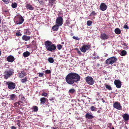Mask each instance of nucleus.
Here are the masks:
<instances>
[{
    "mask_svg": "<svg viewBox=\"0 0 129 129\" xmlns=\"http://www.w3.org/2000/svg\"><path fill=\"white\" fill-rule=\"evenodd\" d=\"M96 109V107L94 106H91L90 108V109H91V110L92 111H95Z\"/></svg>",
    "mask_w": 129,
    "mask_h": 129,
    "instance_id": "f704fd0d",
    "label": "nucleus"
},
{
    "mask_svg": "<svg viewBox=\"0 0 129 129\" xmlns=\"http://www.w3.org/2000/svg\"><path fill=\"white\" fill-rule=\"evenodd\" d=\"M66 23L67 25H68L70 24V22L69 21H67L66 22Z\"/></svg>",
    "mask_w": 129,
    "mask_h": 129,
    "instance_id": "603ef678",
    "label": "nucleus"
},
{
    "mask_svg": "<svg viewBox=\"0 0 129 129\" xmlns=\"http://www.w3.org/2000/svg\"><path fill=\"white\" fill-rule=\"evenodd\" d=\"M126 52L125 51L123 50L121 52L120 55L121 56H124L126 55Z\"/></svg>",
    "mask_w": 129,
    "mask_h": 129,
    "instance_id": "c85d7f7f",
    "label": "nucleus"
},
{
    "mask_svg": "<svg viewBox=\"0 0 129 129\" xmlns=\"http://www.w3.org/2000/svg\"><path fill=\"white\" fill-rule=\"evenodd\" d=\"M40 77H42L44 75V73H38Z\"/></svg>",
    "mask_w": 129,
    "mask_h": 129,
    "instance_id": "ea45409f",
    "label": "nucleus"
},
{
    "mask_svg": "<svg viewBox=\"0 0 129 129\" xmlns=\"http://www.w3.org/2000/svg\"><path fill=\"white\" fill-rule=\"evenodd\" d=\"M7 61L10 62H12L14 61V57L12 55L8 56L7 58Z\"/></svg>",
    "mask_w": 129,
    "mask_h": 129,
    "instance_id": "ddd939ff",
    "label": "nucleus"
},
{
    "mask_svg": "<svg viewBox=\"0 0 129 129\" xmlns=\"http://www.w3.org/2000/svg\"><path fill=\"white\" fill-rule=\"evenodd\" d=\"M48 60L50 63H52L54 61L53 59L51 57L49 58L48 59Z\"/></svg>",
    "mask_w": 129,
    "mask_h": 129,
    "instance_id": "7c9ffc66",
    "label": "nucleus"
},
{
    "mask_svg": "<svg viewBox=\"0 0 129 129\" xmlns=\"http://www.w3.org/2000/svg\"><path fill=\"white\" fill-rule=\"evenodd\" d=\"M124 28L125 29H129V27H128V26L126 25H125L124 26Z\"/></svg>",
    "mask_w": 129,
    "mask_h": 129,
    "instance_id": "c03bdc74",
    "label": "nucleus"
},
{
    "mask_svg": "<svg viewBox=\"0 0 129 129\" xmlns=\"http://www.w3.org/2000/svg\"><path fill=\"white\" fill-rule=\"evenodd\" d=\"M90 48V46L89 45H84L80 48V50L82 52H85L86 51L88 50Z\"/></svg>",
    "mask_w": 129,
    "mask_h": 129,
    "instance_id": "0eeeda50",
    "label": "nucleus"
},
{
    "mask_svg": "<svg viewBox=\"0 0 129 129\" xmlns=\"http://www.w3.org/2000/svg\"><path fill=\"white\" fill-rule=\"evenodd\" d=\"M16 35L17 36H21L22 34L21 33L17 31L16 33Z\"/></svg>",
    "mask_w": 129,
    "mask_h": 129,
    "instance_id": "c9c22d12",
    "label": "nucleus"
},
{
    "mask_svg": "<svg viewBox=\"0 0 129 129\" xmlns=\"http://www.w3.org/2000/svg\"><path fill=\"white\" fill-rule=\"evenodd\" d=\"M45 73L46 74H49L51 73L50 71L48 70H47L45 71Z\"/></svg>",
    "mask_w": 129,
    "mask_h": 129,
    "instance_id": "79ce46f5",
    "label": "nucleus"
},
{
    "mask_svg": "<svg viewBox=\"0 0 129 129\" xmlns=\"http://www.w3.org/2000/svg\"><path fill=\"white\" fill-rule=\"evenodd\" d=\"M111 129H114V127H112Z\"/></svg>",
    "mask_w": 129,
    "mask_h": 129,
    "instance_id": "052dcab7",
    "label": "nucleus"
},
{
    "mask_svg": "<svg viewBox=\"0 0 129 129\" xmlns=\"http://www.w3.org/2000/svg\"><path fill=\"white\" fill-rule=\"evenodd\" d=\"M18 123H17V125H18V126H19V127H20L21 126V125L20 124H19L20 123V121H19V120H18Z\"/></svg>",
    "mask_w": 129,
    "mask_h": 129,
    "instance_id": "49530a36",
    "label": "nucleus"
},
{
    "mask_svg": "<svg viewBox=\"0 0 129 129\" xmlns=\"http://www.w3.org/2000/svg\"><path fill=\"white\" fill-rule=\"evenodd\" d=\"M114 83L117 87L118 88H120L121 86V82L120 81L118 80H115Z\"/></svg>",
    "mask_w": 129,
    "mask_h": 129,
    "instance_id": "f8f14e48",
    "label": "nucleus"
},
{
    "mask_svg": "<svg viewBox=\"0 0 129 129\" xmlns=\"http://www.w3.org/2000/svg\"><path fill=\"white\" fill-rule=\"evenodd\" d=\"M30 36H27L26 35L23 36L22 37V39L25 41H27L30 39Z\"/></svg>",
    "mask_w": 129,
    "mask_h": 129,
    "instance_id": "2eb2a0df",
    "label": "nucleus"
},
{
    "mask_svg": "<svg viewBox=\"0 0 129 129\" xmlns=\"http://www.w3.org/2000/svg\"><path fill=\"white\" fill-rule=\"evenodd\" d=\"M52 128V129H56V128H54V127Z\"/></svg>",
    "mask_w": 129,
    "mask_h": 129,
    "instance_id": "13d9d810",
    "label": "nucleus"
},
{
    "mask_svg": "<svg viewBox=\"0 0 129 129\" xmlns=\"http://www.w3.org/2000/svg\"><path fill=\"white\" fill-rule=\"evenodd\" d=\"M124 45L125 46H126V44H125V43H124Z\"/></svg>",
    "mask_w": 129,
    "mask_h": 129,
    "instance_id": "bf43d9fd",
    "label": "nucleus"
},
{
    "mask_svg": "<svg viewBox=\"0 0 129 129\" xmlns=\"http://www.w3.org/2000/svg\"><path fill=\"white\" fill-rule=\"evenodd\" d=\"M38 1L40 4H41L42 3V0H38Z\"/></svg>",
    "mask_w": 129,
    "mask_h": 129,
    "instance_id": "8fccbe9b",
    "label": "nucleus"
},
{
    "mask_svg": "<svg viewBox=\"0 0 129 129\" xmlns=\"http://www.w3.org/2000/svg\"><path fill=\"white\" fill-rule=\"evenodd\" d=\"M10 99L13 100H15L16 99L17 97L16 95L14 94H11L10 96Z\"/></svg>",
    "mask_w": 129,
    "mask_h": 129,
    "instance_id": "aec40b11",
    "label": "nucleus"
},
{
    "mask_svg": "<svg viewBox=\"0 0 129 129\" xmlns=\"http://www.w3.org/2000/svg\"><path fill=\"white\" fill-rule=\"evenodd\" d=\"M97 112L98 113H99L100 112V111L99 110L97 111Z\"/></svg>",
    "mask_w": 129,
    "mask_h": 129,
    "instance_id": "6e6d98bb",
    "label": "nucleus"
},
{
    "mask_svg": "<svg viewBox=\"0 0 129 129\" xmlns=\"http://www.w3.org/2000/svg\"><path fill=\"white\" fill-rule=\"evenodd\" d=\"M6 4H8L9 3V0H2Z\"/></svg>",
    "mask_w": 129,
    "mask_h": 129,
    "instance_id": "37998d69",
    "label": "nucleus"
},
{
    "mask_svg": "<svg viewBox=\"0 0 129 129\" xmlns=\"http://www.w3.org/2000/svg\"><path fill=\"white\" fill-rule=\"evenodd\" d=\"M76 92L75 89L74 88H72L69 90L68 92L69 94H73Z\"/></svg>",
    "mask_w": 129,
    "mask_h": 129,
    "instance_id": "b1692460",
    "label": "nucleus"
},
{
    "mask_svg": "<svg viewBox=\"0 0 129 129\" xmlns=\"http://www.w3.org/2000/svg\"><path fill=\"white\" fill-rule=\"evenodd\" d=\"M45 44L46 48L47 50L50 51L55 50L56 47L54 44H52L51 42L47 41L45 42Z\"/></svg>",
    "mask_w": 129,
    "mask_h": 129,
    "instance_id": "f03ea898",
    "label": "nucleus"
},
{
    "mask_svg": "<svg viewBox=\"0 0 129 129\" xmlns=\"http://www.w3.org/2000/svg\"><path fill=\"white\" fill-rule=\"evenodd\" d=\"M54 99V98L52 97L49 100L51 101H52Z\"/></svg>",
    "mask_w": 129,
    "mask_h": 129,
    "instance_id": "09e8293b",
    "label": "nucleus"
},
{
    "mask_svg": "<svg viewBox=\"0 0 129 129\" xmlns=\"http://www.w3.org/2000/svg\"><path fill=\"white\" fill-rule=\"evenodd\" d=\"M85 79L86 81L88 84L91 85H92L93 84V80L91 77H86Z\"/></svg>",
    "mask_w": 129,
    "mask_h": 129,
    "instance_id": "423d86ee",
    "label": "nucleus"
},
{
    "mask_svg": "<svg viewBox=\"0 0 129 129\" xmlns=\"http://www.w3.org/2000/svg\"><path fill=\"white\" fill-rule=\"evenodd\" d=\"M6 84L8 85V87L9 89H13L15 88V84L14 83L8 82L6 83Z\"/></svg>",
    "mask_w": 129,
    "mask_h": 129,
    "instance_id": "6e6552de",
    "label": "nucleus"
},
{
    "mask_svg": "<svg viewBox=\"0 0 129 129\" xmlns=\"http://www.w3.org/2000/svg\"><path fill=\"white\" fill-rule=\"evenodd\" d=\"M19 98L22 101L24 100V97L22 94L19 95Z\"/></svg>",
    "mask_w": 129,
    "mask_h": 129,
    "instance_id": "c756f323",
    "label": "nucleus"
},
{
    "mask_svg": "<svg viewBox=\"0 0 129 129\" xmlns=\"http://www.w3.org/2000/svg\"><path fill=\"white\" fill-rule=\"evenodd\" d=\"M86 118L88 119H92L94 117V116L89 113H86L85 115Z\"/></svg>",
    "mask_w": 129,
    "mask_h": 129,
    "instance_id": "dca6fc26",
    "label": "nucleus"
},
{
    "mask_svg": "<svg viewBox=\"0 0 129 129\" xmlns=\"http://www.w3.org/2000/svg\"><path fill=\"white\" fill-rule=\"evenodd\" d=\"M117 59L114 57H112L108 59L106 61V63L108 64L112 65L117 60Z\"/></svg>",
    "mask_w": 129,
    "mask_h": 129,
    "instance_id": "20e7f679",
    "label": "nucleus"
},
{
    "mask_svg": "<svg viewBox=\"0 0 129 129\" xmlns=\"http://www.w3.org/2000/svg\"><path fill=\"white\" fill-rule=\"evenodd\" d=\"M73 39L75 40H79V38L77 37H75L74 36L73 37Z\"/></svg>",
    "mask_w": 129,
    "mask_h": 129,
    "instance_id": "58836bf2",
    "label": "nucleus"
},
{
    "mask_svg": "<svg viewBox=\"0 0 129 129\" xmlns=\"http://www.w3.org/2000/svg\"><path fill=\"white\" fill-rule=\"evenodd\" d=\"M95 14V13L94 11H92V12L91 14L93 15H94Z\"/></svg>",
    "mask_w": 129,
    "mask_h": 129,
    "instance_id": "3c124183",
    "label": "nucleus"
},
{
    "mask_svg": "<svg viewBox=\"0 0 129 129\" xmlns=\"http://www.w3.org/2000/svg\"><path fill=\"white\" fill-rule=\"evenodd\" d=\"M92 23L91 21H88L87 22V25L88 26H90L91 25Z\"/></svg>",
    "mask_w": 129,
    "mask_h": 129,
    "instance_id": "4c0bfd02",
    "label": "nucleus"
},
{
    "mask_svg": "<svg viewBox=\"0 0 129 129\" xmlns=\"http://www.w3.org/2000/svg\"><path fill=\"white\" fill-rule=\"evenodd\" d=\"M105 87L107 89L109 90H112V88L110 85H106Z\"/></svg>",
    "mask_w": 129,
    "mask_h": 129,
    "instance_id": "bb28decb",
    "label": "nucleus"
},
{
    "mask_svg": "<svg viewBox=\"0 0 129 129\" xmlns=\"http://www.w3.org/2000/svg\"><path fill=\"white\" fill-rule=\"evenodd\" d=\"M113 107L115 108L118 109L120 110L121 109V106L119 103L117 102H115L113 104Z\"/></svg>",
    "mask_w": 129,
    "mask_h": 129,
    "instance_id": "9d476101",
    "label": "nucleus"
},
{
    "mask_svg": "<svg viewBox=\"0 0 129 129\" xmlns=\"http://www.w3.org/2000/svg\"><path fill=\"white\" fill-rule=\"evenodd\" d=\"M109 38L108 36L105 33H103L101 34L100 38L103 40H106Z\"/></svg>",
    "mask_w": 129,
    "mask_h": 129,
    "instance_id": "4468645a",
    "label": "nucleus"
},
{
    "mask_svg": "<svg viewBox=\"0 0 129 129\" xmlns=\"http://www.w3.org/2000/svg\"><path fill=\"white\" fill-rule=\"evenodd\" d=\"M114 31L115 33L117 34H119L121 33L120 30L118 28H116Z\"/></svg>",
    "mask_w": 129,
    "mask_h": 129,
    "instance_id": "393cba45",
    "label": "nucleus"
},
{
    "mask_svg": "<svg viewBox=\"0 0 129 129\" xmlns=\"http://www.w3.org/2000/svg\"><path fill=\"white\" fill-rule=\"evenodd\" d=\"M97 94H98V95H99V93H98Z\"/></svg>",
    "mask_w": 129,
    "mask_h": 129,
    "instance_id": "e2e57ef3",
    "label": "nucleus"
},
{
    "mask_svg": "<svg viewBox=\"0 0 129 129\" xmlns=\"http://www.w3.org/2000/svg\"><path fill=\"white\" fill-rule=\"evenodd\" d=\"M123 119L125 120H127L129 119V115L127 114H125L123 115Z\"/></svg>",
    "mask_w": 129,
    "mask_h": 129,
    "instance_id": "a211bd4d",
    "label": "nucleus"
},
{
    "mask_svg": "<svg viewBox=\"0 0 129 129\" xmlns=\"http://www.w3.org/2000/svg\"><path fill=\"white\" fill-rule=\"evenodd\" d=\"M58 87H57V89H56V90H58Z\"/></svg>",
    "mask_w": 129,
    "mask_h": 129,
    "instance_id": "680f3d73",
    "label": "nucleus"
},
{
    "mask_svg": "<svg viewBox=\"0 0 129 129\" xmlns=\"http://www.w3.org/2000/svg\"><path fill=\"white\" fill-rule=\"evenodd\" d=\"M14 73V70L12 69H9L6 70L4 72V77L7 79L12 75Z\"/></svg>",
    "mask_w": 129,
    "mask_h": 129,
    "instance_id": "7ed1b4c3",
    "label": "nucleus"
},
{
    "mask_svg": "<svg viewBox=\"0 0 129 129\" xmlns=\"http://www.w3.org/2000/svg\"><path fill=\"white\" fill-rule=\"evenodd\" d=\"M27 81V79L26 78H25L24 79H21V81L22 83H25Z\"/></svg>",
    "mask_w": 129,
    "mask_h": 129,
    "instance_id": "473e14b6",
    "label": "nucleus"
},
{
    "mask_svg": "<svg viewBox=\"0 0 129 129\" xmlns=\"http://www.w3.org/2000/svg\"><path fill=\"white\" fill-rule=\"evenodd\" d=\"M76 50H77V53L79 54H81V52L77 48H76Z\"/></svg>",
    "mask_w": 129,
    "mask_h": 129,
    "instance_id": "a18cd8bd",
    "label": "nucleus"
},
{
    "mask_svg": "<svg viewBox=\"0 0 129 129\" xmlns=\"http://www.w3.org/2000/svg\"><path fill=\"white\" fill-rule=\"evenodd\" d=\"M94 58H95V59L96 58H99V56H97V57H94Z\"/></svg>",
    "mask_w": 129,
    "mask_h": 129,
    "instance_id": "864d4df0",
    "label": "nucleus"
},
{
    "mask_svg": "<svg viewBox=\"0 0 129 129\" xmlns=\"http://www.w3.org/2000/svg\"><path fill=\"white\" fill-rule=\"evenodd\" d=\"M25 74V73L24 72H21L19 73L18 76L20 78H22L24 76Z\"/></svg>",
    "mask_w": 129,
    "mask_h": 129,
    "instance_id": "4be33fe9",
    "label": "nucleus"
},
{
    "mask_svg": "<svg viewBox=\"0 0 129 129\" xmlns=\"http://www.w3.org/2000/svg\"><path fill=\"white\" fill-rule=\"evenodd\" d=\"M26 7L27 9H29L30 10H32L34 9V7L32 6L31 5L29 4H27Z\"/></svg>",
    "mask_w": 129,
    "mask_h": 129,
    "instance_id": "f3484780",
    "label": "nucleus"
},
{
    "mask_svg": "<svg viewBox=\"0 0 129 129\" xmlns=\"http://www.w3.org/2000/svg\"><path fill=\"white\" fill-rule=\"evenodd\" d=\"M12 7L13 8H15L17 7V4L15 3H14L11 5Z\"/></svg>",
    "mask_w": 129,
    "mask_h": 129,
    "instance_id": "2f4dec72",
    "label": "nucleus"
},
{
    "mask_svg": "<svg viewBox=\"0 0 129 129\" xmlns=\"http://www.w3.org/2000/svg\"><path fill=\"white\" fill-rule=\"evenodd\" d=\"M65 79L66 81L68 84L72 85L80 80V76L76 73H71L66 76Z\"/></svg>",
    "mask_w": 129,
    "mask_h": 129,
    "instance_id": "f257e3e1",
    "label": "nucleus"
},
{
    "mask_svg": "<svg viewBox=\"0 0 129 129\" xmlns=\"http://www.w3.org/2000/svg\"><path fill=\"white\" fill-rule=\"evenodd\" d=\"M98 66H99V64H98Z\"/></svg>",
    "mask_w": 129,
    "mask_h": 129,
    "instance_id": "0e129e2a",
    "label": "nucleus"
},
{
    "mask_svg": "<svg viewBox=\"0 0 129 129\" xmlns=\"http://www.w3.org/2000/svg\"><path fill=\"white\" fill-rule=\"evenodd\" d=\"M3 12L4 14L6 13V14L8 16L9 15V12L8 11V10H4L3 11Z\"/></svg>",
    "mask_w": 129,
    "mask_h": 129,
    "instance_id": "72a5a7b5",
    "label": "nucleus"
},
{
    "mask_svg": "<svg viewBox=\"0 0 129 129\" xmlns=\"http://www.w3.org/2000/svg\"><path fill=\"white\" fill-rule=\"evenodd\" d=\"M57 47L58 49L59 50H60L62 48V46L60 44H58L57 45Z\"/></svg>",
    "mask_w": 129,
    "mask_h": 129,
    "instance_id": "e433bc0d",
    "label": "nucleus"
},
{
    "mask_svg": "<svg viewBox=\"0 0 129 129\" xmlns=\"http://www.w3.org/2000/svg\"><path fill=\"white\" fill-rule=\"evenodd\" d=\"M47 95V93L43 92L42 94V95L43 96H44L45 97H46Z\"/></svg>",
    "mask_w": 129,
    "mask_h": 129,
    "instance_id": "a19ab883",
    "label": "nucleus"
},
{
    "mask_svg": "<svg viewBox=\"0 0 129 129\" xmlns=\"http://www.w3.org/2000/svg\"><path fill=\"white\" fill-rule=\"evenodd\" d=\"M30 53L28 51H26L24 52L23 54V56L24 57H26L29 56Z\"/></svg>",
    "mask_w": 129,
    "mask_h": 129,
    "instance_id": "412c9836",
    "label": "nucleus"
},
{
    "mask_svg": "<svg viewBox=\"0 0 129 129\" xmlns=\"http://www.w3.org/2000/svg\"><path fill=\"white\" fill-rule=\"evenodd\" d=\"M24 19L22 16H18L16 21V23L18 24H20L23 22Z\"/></svg>",
    "mask_w": 129,
    "mask_h": 129,
    "instance_id": "1a4fd4ad",
    "label": "nucleus"
},
{
    "mask_svg": "<svg viewBox=\"0 0 129 129\" xmlns=\"http://www.w3.org/2000/svg\"><path fill=\"white\" fill-rule=\"evenodd\" d=\"M11 128V129H16V127L14 126H12Z\"/></svg>",
    "mask_w": 129,
    "mask_h": 129,
    "instance_id": "de8ad7c7",
    "label": "nucleus"
},
{
    "mask_svg": "<svg viewBox=\"0 0 129 129\" xmlns=\"http://www.w3.org/2000/svg\"><path fill=\"white\" fill-rule=\"evenodd\" d=\"M55 3V1L54 0H50L49 2V5L52 6Z\"/></svg>",
    "mask_w": 129,
    "mask_h": 129,
    "instance_id": "5701e85b",
    "label": "nucleus"
},
{
    "mask_svg": "<svg viewBox=\"0 0 129 129\" xmlns=\"http://www.w3.org/2000/svg\"><path fill=\"white\" fill-rule=\"evenodd\" d=\"M59 26H58V25L56 24V25L52 27V29L54 31H57L58 30Z\"/></svg>",
    "mask_w": 129,
    "mask_h": 129,
    "instance_id": "6ab92c4d",
    "label": "nucleus"
},
{
    "mask_svg": "<svg viewBox=\"0 0 129 129\" xmlns=\"http://www.w3.org/2000/svg\"><path fill=\"white\" fill-rule=\"evenodd\" d=\"M63 20L62 18L61 17H59L57 18L55 22L56 24L58 25V26H61L63 23Z\"/></svg>",
    "mask_w": 129,
    "mask_h": 129,
    "instance_id": "39448f33",
    "label": "nucleus"
},
{
    "mask_svg": "<svg viewBox=\"0 0 129 129\" xmlns=\"http://www.w3.org/2000/svg\"><path fill=\"white\" fill-rule=\"evenodd\" d=\"M46 98L44 97L41 98L40 99L41 103L42 104H44L46 102Z\"/></svg>",
    "mask_w": 129,
    "mask_h": 129,
    "instance_id": "a878e982",
    "label": "nucleus"
},
{
    "mask_svg": "<svg viewBox=\"0 0 129 129\" xmlns=\"http://www.w3.org/2000/svg\"><path fill=\"white\" fill-rule=\"evenodd\" d=\"M105 56L106 57L108 55V54L106 53H105Z\"/></svg>",
    "mask_w": 129,
    "mask_h": 129,
    "instance_id": "5fc2aeb1",
    "label": "nucleus"
},
{
    "mask_svg": "<svg viewBox=\"0 0 129 129\" xmlns=\"http://www.w3.org/2000/svg\"><path fill=\"white\" fill-rule=\"evenodd\" d=\"M107 8V6L104 3H102L100 5V9L102 11H104L106 10Z\"/></svg>",
    "mask_w": 129,
    "mask_h": 129,
    "instance_id": "9b49d317",
    "label": "nucleus"
},
{
    "mask_svg": "<svg viewBox=\"0 0 129 129\" xmlns=\"http://www.w3.org/2000/svg\"><path fill=\"white\" fill-rule=\"evenodd\" d=\"M33 111L35 112H37L38 110V107L36 106H33Z\"/></svg>",
    "mask_w": 129,
    "mask_h": 129,
    "instance_id": "cd10ccee",
    "label": "nucleus"
},
{
    "mask_svg": "<svg viewBox=\"0 0 129 129\" xmlns=\"http://www.w3.org/2000/svg\"><path fill=\"white\" fill-rule=\"evenodd\" d=\"M61 44H64V42H62L61 43Z\"/></svg>",
    "mask_w": 129,
    "mask_h": 129,
    "instance_id": "4d7b16f0",
    "label": "nucleus"
}]
</instances>
